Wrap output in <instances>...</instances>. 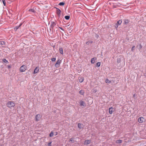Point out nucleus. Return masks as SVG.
Instances as JSON below:
<instances>
[{"label":"nucleus","instance_id":"obj_17","mask_svg":"<svg viewBox=\"0 0 146 146\" xmlns=\"http://www.w3.org/2000/svg\"><path fill=\"white\" fill-rule=\"evenodd\" d=\"M78 79H79V82H82L84 80L83 78L81 77H79Z\"/></svg>","mask_w":146,"mask_h":146},{"label":"nucleus","instance_id":"obj_36","mask_svg":"<svg viewBox=\"0 0 146 146\" xmlns=\"http://www.w3.org/2000/svg\"><path fill=\"white\" fill-rule=\"evenodd\" d=\"M55 133H56L55 135H57L58 133H57V132H55Z\"/></svg>","mask_w":146,"mask_h":146},{"label":"nucleus","instance_id":"obj_39","mask_svg":"<svg viewBox=\"0 0 146 146\" xmlns=\"http://www.w3.org/2000/svg\"><path fill=\"white\" fill-rule=\"evenodd\" d=\"M135 96V94H133V96L134 97Z\"/></svg>","mask_w":146,"mask_h":146},{"label":"nucleus","instance_id":"obj_40","mask_svg":"<svg viewBox=\"0 0 146 146\" xmlns=\"http://www.w3.org/2000/svg\"><path fill=\"white\" fill-rule=\"evenodd\" d=\"M16 29H18V27H16Z\"/></svg>","mask_w":146,"mask_h":146},{"label":"nucleus","instance_id":"obj_15","mask_svg":"<svg viewBox=\"0 0 146 146\" xmlns=\"http://www.w3.org/2000/svg\"><path fill=\"white\" fill-rule=\"evenodd\" d=\"M78 126L79 128H82L83 127V125L82 124L79 123L78 124Z\"/></svg>","mask_w":146,"mask_h":146},{"label":"nucleus","instance_id":"obj_37","mask_svg":"<svg viewBox=\"0 0 146 146\" xmlns=\"http://www.w3.org/2000/svg\"><path fill=\"white\" fill-rule=\"evenodd\" d=\"M108 80H109L108 79L106 80V82H108Z\"/></svg>","mask_w":146,"mask_h":146},{"label":"nucleus","instance_id":"obj_33","mask_svg":"<svg viewBox=\"0 0 146 146\" xmlns=\"http://www.w3.org/2000/svg\"><path fill=\"white\" fill-rule=\"evenodd\" d=\"M139 49H141V48L142 47L141 45V44H140L139 45Z\"/></svg>","mask_w":146,"mask_h":146},{"label":"nucleus","instance_id":"obj_14","mask_svg":"<svg viewBox=\"0 0 146 146\" xmlns=\"http://www.w3.org/2000/svg\"><path fill=\"white\" fill-rule=\"evenodd\" d=\"M91 142L90 140H86L85 142V144L86 145L89 144Z\"/></svg>","mask_w":146,"mask_h":146},{"label":"nucleus","instance_id":"obj_32","mask_svg":"<svg viewBox=\"0 0 146 146\" xmlns=\"http://www.w3.org/2000/svg\"><path fill=\"white\" fill-rule=\"evenodd\" d=\"M97 91V89L96 88H94L93 89V92H96Z\"/></svg>","mask_w":146,"mask_h":146},{"label":"nucleus","instance_id":"obj_25","mask_svg":"<svg viewBox=\"0 0 146 146\" xmlns=\"http://www.w3.org/2000/svg\"><path fill=\"white\" fill-rule=\"evenodd\" d=\"M54 133L52 131H51L49 134V136L50 137H52L53 136Z\"/></svg>","mask_w":146,"mask_h":146},{"label":"nucleus","instance_id":"obj_34","mask_svg":"<svg viewBox=\"0 0 146 146\" xmlns=\"http://www.w3.org/2000/svg\"><path fill=\"white\" fill-rule=\"evenodd\" d=\"M52 143V142H50V143H49L48 144V146H51V143Z\"/></svg>","mask_w":146,"mask_h":146},{"label":"nucleus","instance_id":"obj_5","mask_svg":"<svg viewBox=\"0 0 146 146\" xmlns=\"http://www.w3.org/2000/svg\"><path fill=\"white\" fill-rule=\"evenodd\" d=\"M41 117L40 114H38L36 115L35 118L36 121H38L40 120Z\"/></svg>","mask_w":146,"mask_h":146},{"label":"nucleus","instance_id":"obj_3","mask_svg":"<svg viewBox=\"0 0 146 146\" xmlns=\"http://www.w3.org/2000/svg\"><path fill=\"white\" fill-rule=\"evenodd\" d=\"M61 62V60L60 59H58L57 61L56 62L55 64V66L56 67H59L60 66V64Z\"/></svg>","mask_w":146,"mask_h":146},{"label":"nucleus","instance_id":"obj_16","mask_svg":"<svg viewBox=\"0 0 146 146\" xmlns=\"http://www.w3.org/2000/svg\"><path fill=\"white\" fill-rule=\"evenodd\" d=\"M96 59V58H92L91 60V63L92 64H94L95 62V60Z\"/></svg>","mask_w":146,"mask_h":146},{"label":"nucleus","instance_id":"obj_29","mask_svg":"<svg viewBox=\"0 0 146 146\" xmlns=\"http://www.w3.org/2000/svg\"><path fill=\"white\" fill-rule=\"evenodd\" d=\"M3 61L5 63H7L8 62V61L6 59H3Z\"/></svg>","mask_w":146,"mask_h":146},{"label":"nucleus","instance_id":"obj_12","mask_svg":"<svg viewBox=\"0 0 146 146\" xmlns=\"http://www.w3.org/2000/svg\"><path fill=\"white\" fill-rule=\"evenodd\" d=\"M122 23V21L121 20H119L118 21L116 24V26H115L116 28H117L118 27V25H120Z\"/></svg>","mask_w":146,"mask_h":146},{"label":"nucleus","instance_id":"obj_21","mask_svg":"<svg viewBox=\"0 0 146 146\" xmlns=\"http://www.w3.org/2000/svg\"><path fill=\"white\" fill-rule=\"evenodd\" d=\"M65 4V3L63 2H61L59 3V5L60 6H63Z\"/></svg>","mask_w":146,"mask_h":146},{"label":"nucleus","instance_id":"obj_24","mask_svg":"<svg viewBox=\"0 0 146 146\" xmlns=\"http://www.w3.org/2000/svg\"><path fill=\"white\" fill-rule=\"evenodd\" d=\"M129 21L128 20H125L124 21V23L125 24H126L129 23Z\"/></svg>","mask_w":146,"mask_h":146},{"label":"nucleus","instance_id":"obj_18","mask_svg":"<svg viewBox=\"0 0 146 146\" xmlns=\"http://www.w3.org/2000/svg\"><path fill=\"white\" fill-rule=\"evenodd\" d=\"M79 93L81 95H84V90H81L79 91Z\"/></svg>","mask_w":146,"mask_h":146},{"label":"nucleus","instance_id":"obj_8","mask_svg":"<svg viewBox=\"0 0 146 146\" xmlns=\"http://www.w3.org/2000/svg\"><path fill=\"white\" fill-rule=\"evenodd\" d=\"M56 23L54 22H51L50 25V28L53 29V28L55 26Z\"/></svg>","mask_w":146,"mask_h":146},{"label":"nucleus","instance_id":"obj_19","mask_svg":"<svg viewBox=\"0 0 146 146\" xmlns=\"http://www.w3.org/2000/svg\"><path fill=\"white\" fill-rule=\"evenodd\" d=\"M93 42V41L92 40L86 42V44L87 45H89L91 44Z\"/></svg>","mask_w":146,"mask_h":146},{"label":"nucleus","instance_id":"obj_26","mask_svg":"<svg viewBox=\"0 0 146 146\" xmlns=\"http://www.w3.org/2000/svg\"><path fill=\"white\" fill-rule=\"evenodd\" d=\"M5 44V42L4 41H1L0 42V45H3Z\"/></svg>","mask_w":146,"mask_h":146},{"label":"nucleus","instance_id":"obj_22","mask_svg":"<svg viewBox=\"0 0 146 146\" xmlns=\"http://www.w3.org/2000/svg\"><path fill=\"white\" fill-rule=\"evenodd\" d=\"M65 18L66 20H68L70 19V16H66Z\"/></svg>","mask_w":146,"mask_h":146},{"label":"nucleus","instance_id":"obj_38","mask_svg":"<svg viewBox=\"0 0 146 146\" xmlns=\"http://www.w3.org/2000/svg\"><path fill=\"white\" fill-rule=\"evenodd\" d=\"M59 28H60V29H61V30H63V29H62L61 28V27H59Z\"/></svg>","mask_w":146,"mask_h":146},{"label":"nucleus","instance_id":"obj_2","mask_svg":"<svg viewBox=\"0 0 146 146\" xmlns=\"http://www.w3.org/2000/svg\"><path fill=\"white\" fill-rule=\"evenodd\" d=\"M27 70V67L25 65L22 66L19 69L20 71L21 72H23Z\"/></svg>","mask_w":146,"mask_h":146},{"label":"nucleus","instance_id":"obj_1","mask_svg":"<svg viewBox=\"0 0 146 146\" xmlns=\"http://www.w3.org/2000/svg\"><path fill=\"white\" fill-rule=\"evenodd\" d=\"M7 106L9 108H11L15 106V104L13 101H9L7 103Z\"/></svg>","mask_w":146,"mask_h":146},{"label":"nucleus","instance_id":"obj_13","mask_svg":"<svg viewBox=\"0 0 146 146\" xmlns=\"http://www.w3.org/2000/svg\"><path fill=\"white\" fill-rule=\"evenodd\" d=\"M60 53L62 55L63 54V48L61 47H59V48Z\"/></svg>","mask_w":146,"mask_h":146},{"label":"nucleus","instance_id":"obj_10","mask_svg":"<svg viewBox=\"0 0 146 146\" xmlns=\"http://www.w3.org/2000/svg\"><path fill=\"white\" fill-rule=\"evenodd\" d=\"M80 105L81 106H83L85 107L86 104L85 103L82 101H80Z\"/></svg>","mask_w":146,"mask_h":146},{"label":"nucleus","instance_id":"obj_7","mask_svg":"<svg viewBox=\"0 0 146 146\" xmlns=\"http://www.w3.org/2000/svg\"><path fill=\"white\" fill-rule=\"evenodd\" d=\"M35 8L33 7V9H30L28 10V11L31 13H34L35 11Z\"/></svg>","mask_w":146,"mask_h":146},{"label":"nucleus","instance_id":"obj_28","mask_svg":"<svg viewBox=\"0 0 146 146\" xmlns=\"http://www.w3.org/2000/svg\"><path fill=\"white\" fill-rule=\"evenodd\" d=\"M56 58H53L51 59V60L52 61H55L56 60Z\"/></svg>","mask_w":146,"mask_h":146},{"label":"nucleus","instance_id":"obj_31","mask_svg":"<svg viewBox=\"0 0 146 146\" xmlns=\"http://www.w3.org/2000/svg\"><path fill=\"white\" fill-rule=\"evenodd\" d=\"M135 47V46H133L132 47V48L131 49V50L132 51H133L134 50V49Z\"/></svg>","mask_w":146,"mask_h":146},{"label":"nucleus","instance_id":"obj_41","mask_svg":"<svg viewBox=\"0 0 146 146\" xmlns=\"http://www.w3.org/2000/svg\"><path fill=\"white\" fill-rule=\"evenodd\" d=\"M21 24H20V26H21Z\"/></svg>","mask_w":146,"mask_h":146},{"label":"nucleus","instance_id":"obj_35","mask_svg":"<svg viewBox=\"0 0 146 146\" xmlns=\"http://www.w3.org/2000/svg\"><path fill=\"white\" fill-rule=\"evenodd\" d=\"M73 141V139L72 138L70 139V141H71V142H72Z\"/></svg>","mask_w":146,"mask_h":146},{"label":"nucleus","instance_id":"obj_4","mask_svg":"<svg viewBox=\"0 0 146 146\" xmlns=\"http://www.w3.org/2000/svg\"><path fill=\"white\" fill-rule=\"evenodd\" d=\"M144 121V118L142 117H139L138 119V121L140 123H143Z\"/></svg>","mask_w":146,"mask_h":146},{"label":"nucleus","instance_id":"obj_20","mask_svg":"<svg viewBox=\"0 0 146 146\" xmlns=\"http://www.w3.org/2000/svg\"><path fill=\"white\" fill-rule=\"evenodd\" d=\"M116 143H121V142H122V140H117L116 141Z\"/></svg>","mask_w":146,"mask_h":146},{"label":"nucleus","instance_id":"obj_42","mask_svg":"<svg viewBox=\"0 0 146 146\" xmlns=\"http://www.w3.org/2000/svg\"><path fill=\"white\" fill-rule=\"evenodd\" d=\"M8 67H9V68H10V66H9Z\"/></svg>","mask_w":146,"mask_h":146},{"label":"nucleus","instance_id":"obj_9","mask_svg":"<svg viewBox=\"0 0 146 146\" xmlns=\"http://www.w3.org/2000/svg\"><path fill=\"white\" fill-rule=\"evenodd\" d=\"M56 12L57 15H58L59 17L60 16L61 11L60 10L58 9H57Z\"/></svg>","mask_w":146,"mask_h":146},{"label":"nucleus","instance_id":"obj_6","mask_svg":"<svg viewBox=\"0 0 146 146\" xmlns=\"http://www.w3.org/2000/svg\"><path fill=\"white\" fill-rule=\"evenodd\" d=\"M39 71V68L38 67H36L35 69L33 72L34 74H36Z\"/></svg>","mask_w":146,"mask_h":146},{"label":"nucleus","instance_id":"obj_23","mask_svg":"<svg viewBox=\"0 0 146 146\" xmlns=\"http://www.w3.org/2000/svg\"><path fill=\"white\" fill-rule=\"evenodd\" d=\"M101 63L100 62H98L96 63V66L98 67H99L100 66Z\"/></svg>","mask_w":146,"mask_h":146},{"label":"nucleus","instance_id":"obj_27","mask_svg":"<svg viewBox=\"0 0 146 146\" xmlns=\"http://www.w3.org/2000/svg\"><path fill=\"white\" fill-rule=\"evenodd\" d=\"M2 1L3 3V4L4 6L6 5V2H5V0H2Z\"/></svg>","mask_w":146,"mask_h":146},{"label":"nucleus","instance_id":"obj_30","mask_svg":"<svg viewBox=\"0 0 146 146\" xmlns=\"http://www.w3.org/2000/svg\"><path fill=\"white\" fill-rule=\"evenodd\" d=\"M121 61V60L120 58H118L117 59V62L118 63L120 62Z\"/></svg>","mask_w":146,"mask_h":146},{"label":"nucleus","instance_id":"obj_11","mask_svg":"<svg viewBox=\"0 0 146 146\" xmlns=\"http://www.w3.org/2000/svg\"><path fill=\"white\" fill-rule=\"evenodd\" d=\"M109 112L110 114H112L113 111V108L112 107H111L109 108Z\"/></svg>","mask_w":146,"mask_h":146}]
</instances>
